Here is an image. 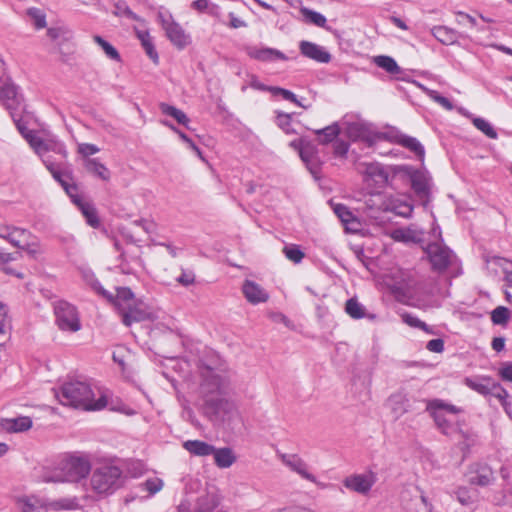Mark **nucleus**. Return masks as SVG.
Instances as JSON below:
<instances>
[{"instance_id": "f257e3e1", "label": "nucleus", "mask_w": 512, "mask_h": 512, "mask_svg": "<svg viewBox=\"0 0 512 512\" xmlns=\"http://www.w3.org/2000/svg\"><path fill=\"white\" fill-rule=\"evenodd\" d=\"M60 404L83 411H99L108 406L110 392L82 380H69L53 389Z\"/></svg>"}, {"instance_id": "f03ea898", "label": "nucleus", "mask_w": 512, "mask_h": 512, "mask_svg": "<svg viewBox=\"0 0 512 512\" xmlns=\"http://www.w3.org/2000/svg\"><path fill=\"white\" fill-rule=\"evenodd\" d=\"M426 410L443 434L453 435L460 433L467 441V443H463L464 447L474 444L475 434L469 431L463 432L459 427L458 415L462 412L460 407L449 404L441 399H433L427 402Z\"/></svg>"}, {"instance_id": "7ed1b4c3", "label": "nucleus", "mask_w": 512, "mask_h": 512, "mask_svg": "<svg viewBox=\"0 0 512 512\" xmlns=\"http://www.w3.org/2000/svg\"><path fill=\"white\" fill-rule=\"evenodd\" d=\"M90 471L87 460L78 457H66L54 467L45 468L41 479L45 483L77 482L85 478Z\"/></svg>"}, {"instance_id": "20e7f679", "label": "nucleus", "mask_w": 512, "mask_h": 512, "mask_svg": "<svg viewBox=\"0 0 512 512\" xmlns=\"http://www.w3.org/2000/svg\"><path fill=\"white\" fill-rule=\"evenodd\" d=\"M122 471L113 465H104L94 470L90 479L92 490L99 495H109L121 486Z\"/></svg>"}, {"instance_id": "39448f33", "label": "nucleus", "mask_w": 512, "mask_h": 512, "mask_svg": "<svg viewBox=\"0 0 512 512\" xmlns=\"http://www.w3.org/2000/svg\"><path fill=\"white\" fill-rule=\"evenodd\" d=\"M201 382L199 392L207 398L214 394H221L227 391L230 385V376L220 370L205 367L201 369Z\"/></svg>"}, {"instance_id": "423d86ee", "label": "nucleus", "mask_w": 512, "mask_h": 512, "mask_svg": "<svg viewBox=\"0 0 512 512\" xmlns=\"http://www.w3.org/2000/svg\"><path fill=\"white\" fill-rule=\"evenodd\" d=\"M54 312L57 325L61 330L76 332L80 330L81 324L76 308L66 301H58L55 304Z\"/></svg>"}, {"instance_id": "0eeeda50", "label": "nucleus", "mask_w": 512, "mask_h": 512, "mask_svg": "<svg viewBox=\"0 0 512 512\" xmlns=\"http://www.w3.org/2000/svg\"><path fill=\"white\" fill-rule=\"evenodd\" d=\"M425 251L432 269L437 272L445 271L454 259L453 252L441 241L428 244Z\"/></svg>"}, {"instance_id": "6e6552de", "label": "nucleus", "mask_w": 512, "mask_h": 512, "mask_svg": "<svg viewBox=\"0 0 512 512\" xmlns=\"http://www.w3.org/2000/svg\"><path fill=\"white\" fill-rule=\"evenodd\" d=\"M136 240L132 237L125 248L121 251V264L120 267L124 273L131 274L139 268H143L141 260V247L135 244Z\"/></svg>"}, {"instance_id": "1a4fd4ad", "label": "nucleus", "mask_w": 512, "mask_h": 512, "mask_svg": "<svg viewBox=\"0 0 512 512\" xmlns=\"http://www.w3.org/2000/svg\"><path fill=\"white\" fill-rule=\"evenodd\" d=\"M158 18L168 39L178 48L182 49L190 42V37L183 28L168 14L159 13Z\"/></svg>"}, {"instance_id": "9d476101", "label": "nucleus", "mask_w": 512, "mask_h": 512, "mask_svg": "<svg viewBox=\"0 0 512 512\" xmlns=\"http://www.w3.org/2000/svg\"><path fill=\"white\" fill-rule=\"evenodd\" d=\"M277 456L284 466L297 473L301 478L321 485L316 476L310 472L308 464L298 454L278 453Z\"/></svg>"}, {"instance_id": "9b49d317", "label": "nucleus", "mask_w": 512, "mask_h": 512, "mask_svg": "<svg viewBox=\"0 0 512 512\" xmlns=\"http://www.w3.org/2000/svg\"><path fill=\"white\" fill-rule=\"evenodd\" d=\"M0 102L9 110L12 118H15V112L22 107L23 98L12 82L5 81L0 85Z\"/></svg>"}, {"instance_id": "f8f14e48", "label": "nucleus", "mask_w": 512, "mask_h": 512, "mask_svg": "<svg viewBox=\"0 0 512 512\" xmlns=\"http://www.w3.org/2000/svg\"><path fill=\"white\" fill-rule=\"evenodd\" d=\"M376 482V476L373 472H365L362 474H353L345 478L344 486L356 493L367 494Z\"/></svg>"}, {"instance_id": "ddd939ff", "label": "nucleus", "mask_w": 512, "mask_h": 512, "mask_svg": "<svg viewBox=\"0 0 512 512\" xmlns=\"http://www.w3.org/2000/svg\"><path fill=\"white\" fill-rule=\"evenodd\" d=\"M345 133L351 140L363 141L368 146H372L382 139L380 134L371 131L368 127L360 123H349L345 129Z\"/></svg>"}, {"instance_id": "4468645a", "label": "nucleus", "mask_w": 512, "mask_h": 512, "mask_svg": "<svg viewBox=\"0 0 512 512\" xmlns=\"http://www.w3.org/2000/svg\"><path fill=\"white\" fill-rule=\"evenodd\" d=\"M101 293L103 296H105L107 299L113 302L114 306L117 308L122 318L124 317V313H127L130 309H132V306L137 301L132 291L129 288L125 287L118 288L115 297H113L105 290H102Z\"/></svg>"}, {"instance_id": "2eb2a0df", "label": "nucleus", "mask_w": 512, "mask_h": 512, "mask_svg": "<svg viewBox=\"0 0 512 512\" xmlns=\"http://www.w3.org/2000/svg\"><path fill=\"white\" fill-rule=\"evenodd\" d=\"M247 55L261 62L286 61L288 57L280 50L269 47L250 46L246 48Z\"/></svg>"}, {"instance_id": "dca6fc26", "label": "nucleus", "mask_w": 512, "mask_h": 512, "mask_svg": "<svg viewBox=\"0 0 512 512\" xmlns=\"http://www.w3.org/2000/svg\"><path fill=\"white\" fill-rule=\"evenodd\" d=\"M21 512H48V500L37 495H25L16 499Z\"/></svg>"}, {"instance_id": "f3484780", "label": "nucleus", "mask_w": 512, "mask_h": 512, "mask_svg": "<svg viewBox=\"0 0 512 512\" xmlns=\"http://www.w3.org/2000/svg\"><path fill=\"white\" fill-rule=\"evenodd\" d=\"M242 292L246 300L253 305L265 303L269 299V293L258 283L251 280L244 281Z\"/></svg>"}, {"instance_id": "a211bd4d", "label": "nucleus", "mask_w": 512, "mask_h": 512, "mask_svg": "<svg viewBox=\"0 0 512 512\" xmlns=\"http://www.w3.org/2000/svg\"><path fill=\"white\" fill-rule=\"evenodd\" d=\"M211 407L222 421L230 422L239 416L237 405L228 399H217L215 402H211Z\"/></svg>"}, {"instance_id": "6ab92c4d", "label": "nucleus", "mask_w": 512, "mask_h": 512, "mask_svg": "<svg viewBox=\"0 0 512 512\" xmlns=\"http://www.w3.org/2000/svg\"><path fill=\"white\" fill-rule=\"evenodd\" d=\"M153 317L154 314L150 308L137 300L136 303L132 306V309H130L127 313H124L122 321L126 326H130L135 322L151 320Z\"/></svg>"}, {"instance_id": "aec40b11", "label": "nucleus", "mask_w": 512, "mask_h": 512, "mask_svg": "<svg viewBox=\"0 0 512 512\" xmlns=\"http://www.w3.org/2000/svg\"><path fill=\"white\" fill-rule=\"evenodd\" d=\"M386 405L394 419L397 420L409 411L410 400L405 393L396 392L387 399Z\"/></svg>"}, {"instance_id": "412c9836", "label": "nucleus", "mask_w": 512, "mask_h": 512, "mask_svg": "<svg viewBox=\"0 0 512 512\" xmlns=\"http://www.w3.org/2000/svg\"><path fill=\"white\" fill-rule=\"evenodd\" d=\"M0 238L5 239L14 247L20 248L25 240L31 238V233L23 228L4 226L0 228Z\"/></svg>"}, {"instance_id": "4be33fe9", "label": "nucleus", "mask_w": 512, "mask_h": 512, "mask_svg": "<svg viewBox=\"0 0 512 512\" xmlns=\"http://www.w3.org/2000/svg\"><path fill=\"white\" fill-rule=\"evenodd\" d=\"M300 51L304 56L320 63H328L331 60L330 53L324 47L309 41L300 43Z\"/></svg>"}, {"instance_id": "5701e85b", "label": "nucleus", "mask_w": 512, "mask_h": 512, "mask_svg": "<svg viewBox=\"0 0 512 512\" xmlns=\"http://www.w3.org/2000/svg\"><path fill=\"white\" fill-rule=\"evenodd\" d=\"M357 170L376 183H385L388 180V174L383 167L376 162H360L357 165Z\"/></svg>"}, {"instance_id": "b1692460", "label": "nucleus", "mask_w": 512, "mask_h": 512, "mask_svg": "<svg viewBox=\"0 0 512 512\" xmlns=\"http://www.w3.org/2000/svg\"><path fill=\"white\" fill-rule=\"evenodd\" d=\"M392 277L394 281L388 283V285L394 293L405 296L414 289L415 282L410 278L409 274L399 270Z\"/></svg>"}, {"instance_id": "393cba45", "label": "nucleus", "mask_w": 512, "mask_h": 512, "mask_svg": "<svg viewBox=\"0 0 512 512\" xmlns=\"http://www.w3.org/2000/svg\"><path fill=\"white\" fill-rule=\"evenodd\" d=\"M431 34L444 45H454L459 38H466L467 35L460 33L447 26L438 25L431 28Z\"/></svg>"}, {"instance_id": "a878e982", "label": "nucleus", "mask_w": 512, "mask_h": 512, "mask_svg": "<svg viewBox=\"0 0 512 512\" xmlns=\"http://www.w3.org/2000/svg\"><path fill=\"white\" fill-rule=\"evenodd\" d=\"M0 427L8 433H21L32 427V420L28 416L4 418L0 420Z\"/></svg>"}, {"instance_id": "bb28decb", "label": "nucleus", "mask_w": 512, "mask_h": 512, "mask_svg": "<svg viewBox=\"0 0 512 512\" xmlns=\"http://www.w3.org/2000/svg\"><path fill=\"white\" fill-rule=\"evenodd\" d=\"M411 186L417 196L423 201V205L426 206L430 201V180L423 174L416 173L411 177Z\"/></svg>"}, {"instance_id": "cd10ccee", "label": "nucleus", "mask_w": 512, "mask_h": 512, "mask_svg": "<svg viewBox=\"0 0 512 512\" xmlns=\"http://www.w3.org/2000/svg\"><path fill=\"white\" fill-rule=\"evenodd\" d=\"M384 210H389L395 214L408 218L412 215L413 206L400 196H390L384 203Z\"/></svg>"}, {"instance_id": "c85d7f7f", "label": "nucleus", "mask_w": 512, "mask_h": 512, "mask_svg": "<svg viewBox=\"0 0 512 512\" xmlns=\"http://www.w3.org/2000/svg\"><path fill=\"white\" fill-rule=\"evenodd\" d=\"M334 212L341 220V222L344 224L346 230L350 232H357L360 230L361 223L348 209L347 206L343 204H337L334 206Z\"/></svg>"}, {"instance_id": "c756f323", "label": "nucleus", "mask_w": 512, "mask_h": 512, "mask_svg": "<svg viewBox=\"0 0 512 512\" xmlns=\"http://www.w3.org/2000/svg\"><path fill=\"white\" fill-rule=\"evenodd\" d=\"M423 232L415 227H405L393 230L390 237L398 242L417 243L422 239Z\"/></svg>"}, {"instance_id": "7c9ffc66", "label": "nucleus", "mask_w": 512, "mask_h": 512, "mask_svg": "<svg viewBox=\"0 0 512 512\" xmlns=\"http://www.w3.org/2000/svg\"><path fill=\"white\" fill-rule=\"evenodd\" d=\"M214 457V462L217 467L226 469L231 467L237 460V457L233 450L229 447L215 448L211 454Z\"/></svg>"}, {"instance_id": "2f4dec72", "label": "nucleus", "mask_w": 512, "mask_h": 512, "mask_svg": "<svg viewBox=\"0 0 512 512\" xmlns=\"http://www.w3.org/2000/svg\"><path fill=\"white\" fill-rule=\"evenodd\" d=\"M186 451L194 456H209L214 452V446L200 440H187L183 443Z\"/></svg>"}, {"instance_id": "473e14b6", "label": "nucleus", "mask_w": 512, "mask_h": 512, "mask_svg": "<svg viewBox=\"0 0 512 512\" xmlns=\"http://www.w3.org/2000/svg\"><path fill=\"white\" fill-rule=\"evenodd\" d=\"M81 505L77 497H64L48 501V509L51 511H74L80 509Z\"/></svg>"}, {"instance_id": "72a5a7b5", "label": "nucleus", "mask_w": 512, "mask_h": 512, "mask_svg": "<svg viewBox=\"0 0 512 512\" xmlns=\"http://www.w3.org/2000/svg\"><path fill=\"white\" fill-rule=\"evenodd\" d=\"M83 166L87 172L100 178L103 181H109L111 173L109 169L97 159H84Z\"/></svg>"}, {"instance_id": "f704fd0d", "label": "nucleus", "mask_w": 512, "mask_h": 512, "mask_svg": "<svg viewBox=\"0 0 512 512\" xmlns=\"http://www.w3.org/2000/svg\"><path fill=\"white\" fill-rule=\"evenodd\" d=\"M493 480V473L488 467H479L469 473V483L477 486H487Z\"/></svg>"}, {"instance_id": "c9c22d12", "label": "nucleus", "mask_w": 512, "mask_h": 512, "mask_svg": "<svg viewBox=\"0 0 512 512\" xmlns=\"http://www.w3.org/2000/svg\"><path fill=\"white\" fill-rule=\"evenodd\" d=\"M465 384L472 390L478 392L482 395L490 394L492 390V385L495 381H493L489 377H481V378H466L464 380Z\"/></svg>"}, {"instance_id": "e433bc0d", "label": "nucleus", "mask_w": 512, "mask_h": 512, "mask_svg": "<svg viewBox=\"0 0 512 512\" xmlns=\"http://www.w3.org/2000/svg\"><path fill=\"white\" fill-rule=\"evenodd\" d=\"M220 498L215 493H207L198 498L195 512H212L218 507Z\"/></svg>"}, {"instance_id": "4c0bfd02", "label": "nucleus", "mask_w": 512, "mask_h": 512, "mask_svg": "<svg viewBox=\"0 0 512 512\" xmlns=\"http://www.w3.org/2000/svg\"><path fill=\"white\" fill-rule=\"evenodd\" d=\"M345 311L353 319H362L365 317L375 319V315L367 314L365 307L355 298H350L346 301Z\"/></svg>"}, {"instance_id": "58836bf2", "label": "nucleus", "mask_w": 512, "mask_h": 512, "mask_svg": "<svg viewBox=\"0 0 512 512\" xmlns=\"http://www.w3.org/2000/svg\"><path fill=\"white\" fill-rule=\"evenodd\" d=\"M316 154V147L308 141L305 142L304 146L301 149V152L299 153L302 161L306 163L307 167L313 174L316 173Z\"/></svg>"}, {"instance_id": "ea45409f", "label": "nucleus", "mask_w": 512, "mask_h": 512, "mask_svg": "<svg viewBox=\"0 0 512 512\" xmlns=\"http://www.w3.org/2000/svg\"><path fill=\"white\" fill-rule=\"evenodd\" d=\"M137 37L141 42L142 47L144 48L146 54L148 57L154 62L158 63L159 56L157 51L155 50L152 37L148 33V31L144 30H137L136 31Z\"/></svg>"}, {"instance_id": "a19ab883", "label": "nucleus", "mask_w": 512, "mask_h": 512, "mask_svg": "<svg viewBox=\"0 0 512 512\" xmlns=\"http://www.w3.org/2000/svg\"><path fill=\"white\" fill-rule=\"evenodd\" d=\"M75 203L78 205L83 216L86 218L87 223L91 227L97 228L100 225V221L95 207L92 204L85 202L83 200H75Z\"/></svg>"}, {"instance_id": "79ce46f5", "label": "nucleus", "mask_w": 512, "mask_h": 512, "mask_svg": "<svg viewBox=\"0 0 512 512\" xmlns=\"http://www.w3.org/2000/svg\"><path fill=\"white\" fill-rule=\"evenodd\" d=\"M159 108L163 114L174 118L179 124L188 127L189 118L182 110L167 103H160Z\"/></svg>"}, {"instance_id": "37998d69", "label": "nucleus", "mask_w": 512, "mask_h": 512, "mask_svg": "<svg viewBox=\"0 0 512 512\" xmlns=\"http://www.w3.org/2000/svg\"><path fill=\"white\" fill-rule=\"evenodd\" d=\"M373 62L386 72L390 74H399L401 72V68L397 64V62L390 56L379 55L374 57Z\"/></svg>"}, {"instance_id": "c03bdc74", "label": "nucleus", "mask_w": 512, "mask_h": 512, "mask_svg": "<svg viewBox=\"0 0 512 512\" xmlns=\"http://www.w3.org/2000/svg\"><path fill=\"white\" fill-rule=\"evenodd\" d=\"M455 495L459 503L463 506H470L474 504L478 499L477 492L467 487L457 488Z\"/></svg>"}, {"instance_id": "a18cd8bd", "label": "nucleus", "mask_w": 512, "mask_h": 512, "mask_svg": "<svg viewBox=\"0 0 512 512\" xmlns=\"http://www.w3.org/2000/svg\"><path fill=\"white\" fill-rule=\"evenodd\" d=\"M175 281L186 288L193 286L197 282L195 271L192 268L181 266L180 274L175 278Z\"/></svg>"}, {"instance_id": "49530a36", "label": "nucleus", "mask_w": 512, "mask_h": 512, "mask_svg": "<svg viewBox=\"0 0 512 512\" xmlns=\"http://www.w3.org/2000/svg\"><path fill=\"white\" fill-rule=\"evenodd\" d=\"M490 394L500 401L505 412L510 415L511 402L508 401V392L499 383L494 382Z\"/></svg>"}, {"instance_id": "de8ad7c7", "label": "nucleus", "mask_w": 512, "mask_h": 512, "mask_svg": "<svg viewBox=\"0 0 512 512\" xmlns=\"http://www.w3.org/2000/svg\"><path fill=\"white\" fill-rule=\"evenodd\" d=\"M397 142L402 146L408 148L409 150L413 151L416 155L423 157L424 148L416 138L401 135L398 137Z\"/></svg>"}, {"instance_id": "09e8293b", "label": "nucleus", "mask_w": 512, "mask_h": 512, "mask_svg": "<svg viewBox=\"0 0 512 512\" xmlns=\"http://www.w3.org/2000/svg\"><path fill=\"white\" fill-rule=\"evenodd\" d=\"M26 14L36 29H42L46 27V14L43 10L32 7L27 9Z\"/></svg>"}, {"instance_id": "8fccbe9b", "label": "nucleus", "mask_w": 512, "mask_h": 512, "mask_svg": "<svg viewBox=\"0 0 512 512\" xmlns=\"http://www.w3.org/2000/svg\"><path fill=\"white\" fill-rule=\"evenodd\" d=\"M18 256H20V253H16V254L8 253L5 250H3L2 248H0V266H1L2 270L4 272H6L7 274H14L18 278H23L22 273H15L14 270L7 267V264H9L12 261L17 260Z\"/></svg>"}, {"instance_id": "3c124183", "label": "nucleus", "mask_w": 512, "mask_h": 512, "mask_svg": "<svg viewBox=\"0 0 512 512\" xmlns=\"http://www.w3.org/2000/svg\"><path fill=\"white\" fill-rule=\"evenodd\" d=\"M300 11L307 22L312 23L318 27H325L327 20L326 17L321 13L306 7L301 8Z\"/></svg>"}, {"instance_id": "603ef678", "label": "nucleus", "mask_w": 512, "mask_h": 512, "mask_svg": "<svg viewBox=\"0 0 512 512\" xmlns=\"http://www.w3.org/2000/svg\"><path fill=\"white\" fill-rule=\"evenodd\" d=\"M422 91L433 101L441 105L444 109L450 111L453 109V104L444 96H441L437 91L431 90L422 84H419Z\"/></svg>"}, {"instance_id": "864d4df0", "label": "nucleus", "mask_w": 512, "mask_h": 512, "mask_svg": "<svg viewBox=\"0 0 512 512\" xmlns=\"http://www.w3.org/2000/svg\"><path fill=\"white\" fill-rule=\"evenodd\" d=\"M283 253L288 260L295 264H299L305 256L304 252L296 244L285 245Z\"/></svg>"}, {"instance_id": "5fc2aeb1", "label": "nucleus", "mask_w": 512, "mask_h": 512, "mask_svg": "<svg viewBox=\"0 0 512 512\" xmlns=\"http://www.w3.org/2000/svg\"><path fill=\"white\" fill-rule=\"evenodd\" d=\"M63 149V145L59 144L58 141L54 138H49V139H43L41 138L39 140V144L36 146V148L34 149V151L39 154V155H42L43 153L49 151V150H57V151H61Z\"/></svg>"}, {"instance_id": "6e6d98bb", "label": "nucleus", "mask_w": 512, "mask_h": 512, "mask_svg": "<svg viewBox=\"0 0 512 512\" xmlns=\"http://www.w3.org/2000/svg\"><path fill=\"white\" fill-rule=\"evenodd\" d=\"M401 318L404 323L411 327L419 328L428 334H434V330L431 327L412 314L404 313L401 315Z\"/></svg>"}, {"instance_id": "4d7b16f0", "label": "nucleus", "mask_w": 512, "mask_h": 512, "mask_svg": "<svg viewBox=\"0 0 512 512\" xmlns=\"http://www.w3.org/2000/svg\"><path fill=\"white\" fill-rule=\"evenodd\" d=\"M93 39L103 49L107 57L117 62L121 61L119 52L109 42L98 35L94 36Z\"/></svg>"}, {"instance_id": "13d9d810", "label": "nucleus", "mask_w": 512, "mask_h": 512, "mask_svg": "<svg viewBox=\"0 0 512 512\" xmlns=\"http://www.w3.org/2000/svg\"><path fill=\"white\" fill-rule=\"evenodd\" d=\"M472 122L474 126L482 133H484L487 137L491 139L497 138V132L487 120L480 117H473Z\"/></svg>"}, {"instance_id": "bf43d9fd", "label": "nucleus", "mask_w": 512, "mask_h": 512, "mask_svg": "<svg viewBox=\"0 0 512 512\" xmlns=\"http://www.w3.org/2000/svg\"><path fill=\"white\" fill-rule=\"evenodd\" d=\"M19 249L26 251L32 257H36L43 252L39 240L32 235L31 238L25 240Z\"/></svg>"}, {"instance_id": "052dcab7", "label": "nucleus", "mask_w": 512, "mask_h": 512, "mask_svg": "<svg viewBox=\"0 0 512 512\" xmlns=\"http://www.w3.org/2000/svg\"><path fill=\"white\" fill-rule=\"evenodd\" d=\"M164 125H166L167 127H169L172 131H174L176 134L179 135V137L181 138V140L183 142H185L188 147L190 149H192L198 157H200L201 159H203V156H202V152L201 150L199 149V147L183 132H181L178 128H176L174 125L170 124L169 122L167 121H163L162 122Z\"/></svg>"}, {"instance_id": "680f3d73", "label": "nucleus", "mask_w": 512, "mask_h": 512, "mask_svg": "<svg viewBox=\"0 0 512 512\" xmlns=\"http://www.w3.org/2000/svg\"><path fill=\"white\" fill-rule=\"evenodd\" d=\"M491 320L496 325H505L509 320V310L504 306L495 308L491 313Z\"/></svg>"}, {"instance_id": "e2e57ef3", "label": "nucleus", "mask_w": 512, "mask_h": 512, "mask_svg": "<svg viewBox=\"0 0 512 512\" xmlns=\"http://www.w3.org/2000/svg\"><path fill=\"white\" fill-rule=\"evenodd\" d=\"M316 134L323 135V139L321 140L322 143H330L334 140V138L339 134L340 129L337 124H333L330 126H327L323 129L316 130Z\"/></svg>"}, {"instance_id": "0e129e2a", "label": "nucleus", "mask_w": 512, "mask_h": 512, "mask_svg": "<svg viewBox=\"0 0 512 512\" xmlns=\"http://www.w3.org/2000/svg\"><path fill=\"white\" fill-rule=\"evenodd\" d=\"M192 8L199 12H208L215 15L219 7L215 4L210 3L208 0H196L191 4Z\"/></svg>"}, {"instance_id": "69168bd1", "label": "nucleus", "mask_w": 512, "mask_h": 512, "mask_svg": "<svg viewBox=\"0 0 512 512\" xmlns=\"http://www.w3.org/2000/svg\"><path fill=\"white\" fill-rule=\"evenodd\" d=\"M163 480L158 477L147 479L141 486L149 492L150 495H154L163 488Z\"/></svg>"}, {"instance_id": "338daca9", "label": "nucleus", "mask_w": 512, "mask_h": 512, "mask_svg": "<svg viewBox=\"0 0 512 512\" xmlns=\"http://www.w3.org/2000/svg\"><path fill=\"white\" fill-rule=\"evenodd\" d=\"M77 151L83 157L84 160L91 159L90 156L98 153L100 149L94 144L80 143L78 144Z\"/></svg>"}, {"instance_id": "774afa93", "label": "nucleus", "mask_w": 512, "mask_h": 512, "mask_svg": "<svg viewBox=\"0 0 512 512\" xmlns=\"http://www.w3.org/2000/svg\"><path fill=\"white\" fill-rule=\"evenodd\" d=\"M487 262H492L498 267L502 269V271L507 275H512V262L508 259L494 256L490 260H487Z\"/></svg>"}]
</instances>
